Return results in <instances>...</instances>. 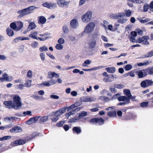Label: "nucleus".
Returning a JSON list of instances; mask_svg holds the SVG:
<instances>
[{"instance_id": "7c9ffc66", "label": "nucleus", "mask_w": 153, "mask_h": 153, "mask_svg": "<svg viewBox=\"0 0 153 153\" xmlns=\"http://www.w3.org/2000/svg\"><path fill=\"white\" fill-rule=\"evenodd\" d=\"M7 34L10 36H12L14 35L13 31L10 28H7L6 29Z\"/></svg>"}, {"instance_id": "0e129e2a", "label": "nucleus", "mask_w": 153, "mask_h": 153, "mask_svg": "<svg viewBox=\"0 0 153 153\" xmlns=\"http://www.w3.org/2000/svg\"><path fill=\"white\" fill-rule=\"evenodd\" d=\"M31 97L36 100H39L41 99H40L41 97L39 96H37V95H32L31 96Z\"/></svg>"}, {"instance_id": "4468645a", "label": "nucleus", "mask_w": 153, "mask_h": 153, "mask_svg": "<svg viewBox=\"0 0 153 153\" xmlns=\"http://www.w3.org/2000/svg\"><path fill=\"white\" fill-rule=\"evenodd\" d=\"M70 25L71 27L76 29L78 28L79 26V24L78 20L76 19H72L70 22Z\"/></svg>"}, {"instance_id": "9d476101", "label": "nucleus", "mask_w": 153, "mask_h": 153, "mask_svg": "<svg viewBox=\"0 0 153 153\" xmlns=\"http://www.w3.org/2000/svg\"><path fill=\"white\" fill-rule=\"evenodd\" d=\"M136 74L139 78L144 77L147 75L145 69L137 71Z\"/></svg>"}, {"instance_id": "f3484780", "label": "nucleus", "mask_w": 153, "mask_h": 153, "mask_svg": "<svg viewBox=\"0 0 153 153\" xmlns=\"http://www.w3.org/2000/svg\"><path fill=\"white\" fill-rule=\"evenodd\" d=\"M118 100L119 101H122L125 102L130 103V99L125 96H120L118 97Z\"/></svg>"}, {"instance_id": "5fc2aeb1", "label": "nucleus", "mask_w": 153, "mask_h": 153, "mask_svg": "<svg viewBox=\"0 0 153 153\" xmlns=\"http://www.w3.org/2000/svg\"><path fill=\"white\" fill-rule=\"evenodd\" d=\"M149 102H142L140 104V106L142 108H144L145 107H146L147 106Z\"/></svg>"}, {"instance_id": "2f4dec72", "label": "nucleus", "mask_w": 153, "mask_h": 153, "mask_svg": "<svg viewBox=\"0 0 153 153\" xmlns=\"http://www.w3.org/2000/svg\"><path fill=\"white\" fill-rule=\"evenodd\" d=\"M10 27L16 31H18L17 25L16 22H13L10 24Z\"/></svg>"}, {"instance_id": "49530a36", "label": "nucleus", "mask_w": 153, "mask_h": 153, "mask_svg": "<svg viewBox=\"0 0 153 153\" xmlns=\"http://www.w3.org/2000/svg\"><path fill=\"white\" fill-rule=\"evenodd\" d=\"M48 116H44L40 118V120L42 122H45L47 121L48 120Z\"/></svg>"}, {"instance_id": "a19ab883", "label": "nucleus", "mask_w": 153, "mask_h": 153, "mask_svg": "<svg viewBox=\"0 0 153 153\" xmlns=\"http://www.w3.org/2000/svg\"><path fill=\"white\" fill-rule=\"evenodd\" d=\"M87 113L86 112L83 111H82L81 113L79 114L78 117L79 118V119L82 117H85L87 116Z\"/></svg>"}, {"instance_id": "aec40b11", "label": "nucleus", "mask_w": 153, "mask_h": 153, "mask_svg": "<svg viewBox=\"0 0 153 153\" xmlns=\"http://www.w3.org/2000/svg\"><path fill=\"white\" fill-rule=\"evenodd\" d=\"M57 3L60 7H63L67 4L66 0H57Z\"/></svg>"}, {"instance_id": "bf43d9fd", "label": "nucleus", "mask_w": 153, "mask_h": 153, "mask_svg": "<svg viewBox=\"0 0 153 153\" xmlns=\"http://www.w3.org/2000/svg\"><path fill=\"white\" fill-rule=\"evenodd\" d=\"M110 17L114 19H117L118 18L117 13L111 14L110 15Z\"/></svg>"}, {"instance_id": "6ab92c4d", "label": "nucleus", "mask_w": 153, "mask_h": 153, "mask_svg": "<svg viewBox=\"0 0 153 153\" xmlns=\"http://www.w3.org/2000/svg\"><path fill=\"white\" fill-rule=\"evenodd\" d=\"M54 77L58 78L59 77V75L55 72H49L48 73L47 78L48 79H52Z\"/></svg>"}, {"instance_id": "ea45409f", "label": "nucleus", "mask_w": 153, "mask_h": 153, "mask_svg": "<svg viewBox=\"0 0 153 153\" xmlns=\"http://www.w3.org/2000/svg\"><path fill=\"white\" fill-rule=\"evenodd\" d=\"M127 20H128L126 19L120 18L118 20L117 22L119 23L123 24L126 23Z\"/></svg>"}, {"instance_id": "f257e3e1", "label": "nucleus", "mask_w": 153, "mask_h": 153, "mask_svg": "<svg viewBox=\"0 0 153 153\" xmlns=\"http://www.w3.org/2000/svg\"><path fill=\"white\" fill-rule=\"evenodd\" d=\"M95 26V25L94 22H90L85 26L84 31L81 33V35H82L85 33H91L94 30Z\"/></svg>"}, {"instance_id": "6e6552de", "label": "nucleus", "mask_w": 153, "mask_h": 153, "mask_svg": "<svg viewBox=\"0 0 153 153\" xmlns=\"http://www.w3.org/2000/svg\"><path fill=\"white\" fill-rule=\"evenodd\" d=\"M57 81L53 79H51L50 80L43 82L41 84L46 87H49L56 83Z\"/></svg>"}, {"instance_id": "dca6fc26", "label": "nucleus", "mask_w": 153, "mask_h": 153, "mask_svg": "<svg viewBox=\"0 0 153 153\" xmlns=\"http://www.w3.org/2000/svg\"><path fill=\"white\" fill-rule=\"evenodd\" d=\"M40 117V116H38L31 118L26 122V123L29 125H30L34 123Z\"/></svg>"}, {"instance_id": "72a5a7b5", "label": "nucleus", "mask_w": 153, "mask_h": 153, "mask_svg": "<svg viewBox=\"0 0 153 153\" xmlns=\"http://www.w3.org/2000/svg\"><path fill=\"white\" fill-rule=\"evenodd\" d=\"M132 11L130 10H126L125 11V14L127 17H129L131 15Z\"/></svg>"}, {"instance_id": "58836bf2", "label": "nucleus", "mask_w": 153, "mask_h": 153, "mask_svg": "<svg viewBox=\"0 0 153 153\" xmlns=\"http://www.w3.org/2000/svg\"><path fill=\"white\" fill-rule=\"evenodd\" d=\"M2 77L3 78V81L4 80L6 81H8L11 80V78L10 79L9 77L8 76L7 74H3Z\"/></svg>"}, {"instance_id": "69168bd1", "label": "nucleus", "mask_w": 153, "mask_h": 153, "mask_svg": "<svg viewBox=\"0 0 153 153\" xmlns=\"http://www.w3.org/2000/svg\"><path fill=\"white\" fill-rule=\"evenodd\" d=\"M117 13L118 18L123 17L125 16L124 13L123 12H119Z\"/></svg>"}, {"instance_id": "13d9d810", "label": "nucleus", "mask_w": 153, "mask_h": 153, "mask_svg": "<svg viewBox=\"0 0 153 153\" xmlns=\"http://www.w3.org/2000/svg\"><path fill=\"white\" fill-rule=\"evenodd\" d=\"M114 86L116 88L118 89H121L123 88L124 87V85L122 84H115L114 85Z\"/></svg>"}, {"instance_id": "a211bd4d", "label": "nucleus", "mask_w": 153, "mask_h": 153, "mask_svg": "<svg viewBox=\"0 0 153 153\" xmlns=\"http://www.w3.org/2000/svg\"><path fill=\"white\" fill-rule=\"evenodd\" d=\"M10 131L11 132L18 133L21 132L22 131V129L21 127L16 126L11 129Z\"/></svg>"}, {"instance_id": "5701e85b", "label": "nucleus", "mask_w": 153, "mask_h": 153, "mask_svg": "<svg viewBox=\"0 0 153 153\" xmlns=\"http://www.w3.org/2000/svg\"><path fill=\"white\" fill-rule=\"evenodd\" d=\"M96 41L95 39L91 40L89 44V48L90 49H92L96 46Z\"/></svg>"}, {"instance_id": "864d4df0", "label": "nucleus", "mask_w": 153, "mask_h": 153, "mask_svg": "<svg viewBox=\"0 0 153 153\" xmlns=\"http://www.w3.org/2000/svg\"><path fill=\"white\" fill-rule=\"evenodd\" d=\"M132 65L130 64H127L125 66L124 68L126 71H129L132 68Z\"/></svg>"}, {"instance_id": "b1692460", "label": "nucleus", "mask_w": 153, "mask_h": 153, "mask_svg": "<svg viewBox=\"0 0 153 153\" xmlns=\"http://www.w3.org/2000/svg\"><path fill=\"white\" fill-rule=\"evenodd\" d=\"M17 31L20 30L23 26V23L21 21H18L16 22Z\"/></svg>"}, {"instance_id": "052dcab7", "label": "nucleus", "mask_w": 153, "mask_h": 153, "mask_svg": "<svg viewBox=\"0 0 153 153\" xmlns=\"http://www.w3.org/2000/svg\"><path fill=\"white\" fill-rule=\"evenodd\" d=\"M100 99L105 101L108 102L109 101L110 99L108 97L105 96H102L100 97Z\"/></svg>"}, {"instance_id": "603ef678", "label": "nucleus", "mask_w": 153, "mask_h": 153, "mask_svg": "<svg viewBox=\"0 0 153 153\" xmlns=\"http://www.w3.org/2000/svg\"><path fill=\"white\" fill-rule=\"evenodd\" d=\"M149 64V62L148 61H147L146 62H144L143 63H138L137 64V65L138 66L140 67L143 66H144L146 65H148Z\"/></svg>"}, {"instance_id": "4be33fe9", "label": "nucleus", "mask_w": 153, "mask_h": 153, "mask_svg": "<svg viewBox=\"0 0 153 153\" xmlns=\"http://www.w3.org/2000/svg\"><path fill=\"white\" fill-rule=\"evenodd\" d=\"M4 104L7 108H11L12 107L13 108V103L12 101H5L4 102Z\"/></svg>"}, {"instance_id": "f8f14e48", "label": "nucleus", "mask_w": 153, "mask_h": 153, "mask_svg": "<svg viewBox=\"0 0 153 153\" xmlns=\"http://www.w3.org/2000/svg\"><path fill=\"white\" fill-rule=\"evenodd\" d=\"M25 143L26 141L25 140L23 139H19L11 143L10 145L13 146H14L18 145H23Z\"/></svg>"}, {"instance_id": "c9c22d12", "label": "nucleus", "mask_w": 153, "mask_h": 153, "mask_svg": "<svg viewBox=\"0 0 153 153\" xmlns=\"http://www.w3.org/2000/svg\"><path fill=\"white\" fill-rule=\"evenodd\" d=\"M124 94L126 95L127 98H129L131 96V94L130 93V92L129 90L128 89L125 90L124 91Z\"/></svg>"}, {"instance_id": "6e6d98bb", "label": "nucleus", "mask_w": 153, "mask_h": 153, "mask_svg": "<svg viewBox=\"0 0 153 153\" xmlns=\"http://www.w3.org/2000/svg\"><path fill=\"white\" fill-rule=\"evenodd\" d=\"M149 7V6L147 4H145L143 6V10L144 12L148 11Z\"/></svg>"}, {"instance_id": "f03ea898", "label": "nucleus", "mask_w": 153, "mask_h": 153, "mask_svg": "<svg viewBox=\"0 0 153 153\" xmlns=\"http://www.w3.org/2000/svg\"><path fill=\"white\" fill-rule=\"evenodd\" d=\"M13 96V108L15 109H19L22 106L20 98L19 96L16 95H14Z\"/></svg>"}, {"instance_id": "39448f33", "label": "nucleus", "mask_w": 153, "mask_h": 153, "mask_svg": "<svg viewBox=\"0 0 153 153\" xmlns=\"http://www.w3.org/2000/svg\"><path fill=\"white\" fill-rule=\"evenodd\" d=\"M37 33H38L36 31L32 32L29 35V36L30 38H33V39H35L37 40L39 39L40 41H45L48 38V36L44 37H38V38H37L36 37Z\"/></svg>"}, {"instance_id": "393cba45", "label": "nucleus", "mask_w": 153, "mask_h": 153, "mask_svg": "<svg viewBox=\"0 0 153 153\" xmlns=\"http://www.w3.org/2000/svg\"><path fill=\"white\" fill-rule=\"evenodd\" d=\"M18 118L14 117H6L4 119L5 121L7 122L8 121H13V120H16Z\"/></svg>"}, {"instance_id": "8fccbe9b", "label": "nucleus", "mask_w": 153, "mask_h": 153, "mask_svg": "<svg viewBox=\"0 0 153 153\" xmlns=\"http://www.w3.org/2000/svg\"><path fill=\"white\" fill-rule=\"evenodd\" d=\"M66 122V120H64L62 121H61L57 123H56V126L59 127H60L62 126Z\"/></svg>"}, {"instance_id": "f704fd0d", "label": "nucleus", "mask_w": 153, "mask_h": 153, "mask_svg": "<svg viewBox=\"0 0 153 153\" xmlns=\"http://www.w3.org/2000/svg\"><path fill=\"white\" fill-rule=\"evenodd\" d=\"M107 115L110 117H115L116 116V111H110L108 112Z\"/></svg>"}, {"instance_id": "20e7f679", "label": "nucleus", "mask_w": 153, "mask_h": 153, "mask_svg": "<svg viewBox=\"0 0 153 153\" xmlns=\"http://www.w3.org/2000/svg\"><path fill=\"white\" fill-rule=\"evenodd\" d=\"M149 39L148 36H143L142 37H139L137 39V43H142L144 45H147L149 44L148 41Z\"/></svg>"}, {"instance_id": "412c9836", "label": "nucleus", "mask_w": 153, "mask_h": 153, "mask_svg": "<svg viewBox=\"0 0 153 153\" xmlns=\"http://www.w3.org/2000/svg\"><path fill=\"white\" fill-rule=\"evenodd\" d=\"M82 108V107H77L74 110H72L71 111H70L68 112V115L69 116L68 117V119L69 116H71V115L74 114L75 112L79 111Z\"/></svg>"}, {"instance_id": "a18cd8bd", "label": "nucleus", "mask_w": 153, "mask_h": 153, "mask_svg": "<svg viewBox=\"0 0 153 153\" xmlns=\"http://www.w3.org/2000/svg\"><path fill=\"white\" fill-rule=\"evenodd\" d=\"M150 20V19L148 18H146L144 20H143L140 19H138V20L139 21L142 23H146L147 22L149 21Z\"/></svg>"}, {"instance_id": "4c0bfd02", "label": "nucleus", "mask_w": 153, "mask_h": 153, "mask_svg": "<svg viewBox=\"0 0 153 153\" xmlns=\"http://www.w3.org/2000/svg\"><path fill=\"white\" fill-rule=\"evenodd\" d=\"M73 130L76 133H77V134H80L81 132V130L80 129V127H74L73 128Z\"/></svg>"}, {"instance_id": "1a4fd4ad", "label": "nucleus", "mask_w": 153, "mask_h": 153, "mask_svg": "<svg viewBox=\"0 0 153 153\" xmlns=\"http://www.w3.org/2000/svg\"><path fill=\"white\" fill-rule=\"evenodd\" d=\"M66 108H63L59 109L55 112H53L52 114V115L58 117L60 116L62 114L65 113L66 111Z\"/></svg>"}, {"instance_id": "4d7b16f0", "label": "nucleus", "mask_w": 153, "mask_h": 153, "mask_svg": "<svg viewBox=\"0 0 153 153\" xmlns=\"http://www.w3.org/2000/svg\"><path fill=\"white\" fill-rule=\"evenodd\" d=\"M55 48L57 50H62L63 48V46L61 44H57L55 46Z\"/></svg>"}, {"instance_id": "e433bc0d", "label": "nucleus", "mask_w": 153, "mask_h": 153, "mask_svg": "<svg viewBox=\"0 0 153 153\" xmlns=\"http://www.w3.org/2000/svg\"><path fill=\"white\" fill-rule=\"evenodd\" d=\"M91 62V61L88 59L85 61L82 64V66L84 67H87Z\"/></svg>"}, {"instance_id": "c85d7f7f", "label": "nucleus", "mask_w": 153, "mask_h": 153, "mask_svg": "<svg viewBox=\"0 0 153 153\" xmlns=\"http://www.w3.org/2000/svg\"><path fill=\"white\" fill-rule=\"evenodd\" d=\"M38 18L39 19V22L41 24H44L46 22V19L44 16H41L39 17Z\"/></svg>"}, {"instance_id": "37998d69", "label": "nucleus", "mask_w": 153, "mask_h": 153, "mask_svg": "<svg viewBox=\"0 0 153 153\" xmlns=\"http://www.w3.org/2000/svg\"><path fill=\"white\" fill-rule=\"evenodd\" d=\"M32 71L31 70H29L27 73L26 76L28 78H31L32 76Z\"/></svg>"}, {"instance_id": "de8ad7c7", "label": "nucleus", "mask_w": 153, "mask_h": 153, "mask_svg": "<svg viewBox=\"0 0 153 153\" xmlns=\"http://www.w3.org/2000/svg\"><path fill=\"white\" fill-rule=\"evenodd\" d=\"M11 138V136H5L2 137H0V140L2 141L9 139Z\"/></svg>"}, {"instance_id": "2eb2a0df", "label": "nucleus", "mask_w": 153, "mask_h": 153, "mask_svg": "<svg viewBox=\"0 0 153 153\" xmlns=\"http://www.w3.org/2000/svg\"><path fill=\"white\" fill-rule=\"evenodd\" d=\"M140 85L143 88H145L150 86V79H146L140 83Z\"/></svg>"}, {"instance_id": "7ed1b4c3", "label": "nucleus", "mask_w": 153, "mask_h": 153, "mask_svg": "<svg viewBox=\"0 0 153 153\" xmlns=\"http://www.w3.org/2000/svg\"><path fill=\"white\" fill-rule=\"evenodd\" d=\"M92 12L91 11H88L86 13L83 15L81 17L82 20L83 22L87 23L90 21L92 18Z\"/></svg>"}, {"instance_id": "c03bdc74", "label": "nucleus", "mask_w": 153, "mask_h": 153, "mask_svg": "<svg viewBox=\"0 0 153 153\" xmlns=\"http://www.w3.org/2000/svg\"><path fill=\"white\" fill-rule=\"evenodd\" d=\"M38 45L39 44L38 42L36 41L32 42L31 44L32 47L33 48H37L38 46Z\"/></svg>"}, {"instance_id": "cd10ccee", "label": "nucleus", "mask_w": 153, "mask_h": 153, "mask_svg": "<svg viewBox=\"0 0 153 153\" xmlns=\"http://www.w3.org/2000/svg\"><path fill=\"white\" fill-rule=\"evenodd\" d=\"M36 27V25L33 22L30 23L27 27L28 30H31Z\"/></svg>"}, {"instance_id": "3c124183", "label": "nucleus", "mask_w": 153, "mask_h": 153, "mask_svg": "<svg viewBox=\"0 0 153 153\" xmlns=\"http://www.w3.org/2000/svg\"><path fill=\"white\" fill-rule=\"evenodd\" d=\"M48 50V48L45 45L42 47H41L39 48V50L40 52L47 51Z\"/></svg>"}, {"instance_id": "423d86ee", "label": "nucleus", "mask_w": 153, "mask_h": 153, "mask_svg": "<svg viewBox=\"0 0 153 153\" xmlns=\"http://www.w3.org/2000/svg\"><path fill=\"white\" fill-rule=\"evenodd\" d=\"M96 99V98L94 97H91L89 96H84L80 99V100L82 102H87L94 101Z\"/></svg>"}, {"instance_id": "79ce46f5", "label": "nucleus", "mask_w": 153, "mask_h": 153, "mask_svg": "<svg viewBox=\"0 0 153 153\" xmlns=\"http://www.w3.org/2000/svg\"><path fill=\"white\" fill-rule=\"evenodd\" d=\"M153 56V50L146 54L144 57H151Z\"/></svg>"}, {"instance_id": "9b49d317", "label": "nucleus", "mask_w": 153, "mask_h": 153, "mask_svg": "<svg viewBox=\"0 0 153 153\" xmlns=\"http://www.w3.org/2000/svg\"><path fill=\"white\" fill-rule=\"evenodd\" d=\"M17 13L19 14L18 16L19 18L22 17L30 13V12L27 11V8L24 9L22 10H19L17 12Z\"/></svg>"}, {"instance_id": "ddd939ff", "label": "nucleus", "mask_w": 153, "mask_h": 153, "mask_svg": "<svg viewBox=\"0 0 153 153\" xmlns=\"http://www.w3.org/2000/svg\"><path fill=\"white\" fill-rule=\"evenodd\" d=\"M42 5L45 7L50 9H53L57 7V5L56 3H48L46 2L42 4Z\"/></svg>"}, {"instance_id": "e2e57ef3", "label": "nucleus", "mask_w": 153, "mask_h": 153, "mask_svg": "<svg viewBox=\"0 0 153 153\" xmlns=\"http://www.w3.org/2000/svg\"><path fill=\"white\" fill-rule=\"evenodd\" d=\"M40 56L42 61H44L45 59V55L44 53H42L40 54Z\"/></svg>"}, {"instance_id": "338daca9", "label": "nucleus", "mask_w": 153, "mask_h": 153, "mask_svg": "<svg viewBox=\"0 0 153 153\" xmlns=\"http://www.w3.org/2000/svg\"><path fill=\"white\" fill-rule=\"evenodd\" d=\"M130 40L131 42H136L137 43V40L135 39V37H134V36H131L130 38Z\"/></svg>"}, {"instance_id": "774afa93", "label": "nucleus", "mask_w": 153, "mask_h": 153, "mask_svg": "<svg viewBox=\"0 0 153 153\" xmlns=\"http://www.w3.org/2000/svg\"><path fill=\"white\" fill-rule=\"evenodd\" d=\"M23 114L24 116H25L26 115H28L29 116H31L32 115L31 112L30 111H24L23 112Z\"/></svg>"}, {"instance_id": "680f3d73", "label": "nucleus", "mask_w": 153, "mask_h": 153, "mask_svg": "<svg viewBox=\"0 0 153 153\" xmlns=\"http://www.w3.org/2000/svg\"><path fill=\"white\" fill-rule=\"evenodd\" d=\"M36 7L34 6H30L28 8H26L27 9V11H28V12H30V10H33L34 9H35L36 8Z\"/></svg>"}, {"instance_id": "473e14b6", "label": "nucleus", "mask_w": 153, "mask_h": 153, "mask_svg": "<svg viewBox=\"0 0 153 153\" xmlns=\"http://www.w3.org/2000/svg\"><path fill=\"white\" fill-rule=\"evenodd\" d=\"M79 120L78 117H76L74 118H72L69 119L68 122L69 123H73L77 122Z\"/></svg>"}, {"instance_id": "bb28decb", "label": "nucleus", "mask_w": 153, "mask_h": 153, "mask_svg": "<svg viewBox=\"0 0 153 153\" xmlns=\"http://www.w3.org/2000/svg\"><path fill=\"white\" fill-rule=\"evenodd\" d=\"M105 70L108 73H113L115 72L116 69L114 67H110L105 68Z\"/></svg>"}, {"instance_id": "a878e982", "label": "nucleus", "mask_w": 153, "mask_h": 153, "mask_svg": "<svg viewBox=\"0 0 153 153\" xmlns=\"http://www.w3.org/2000/svg\"><path fill=\"white\" fill-rule=\"evenodd\" d=\"M103 67V66H99L98 67H95V68H90V69H83L82 70L83 71H94V70H99V69H100L101 68H102Z\"/></svg>"}, {"instance_id": "0eeeda50", "label": "nucleus", "mask_w": 153, "mask_h": 153, "mask_svg": "<svg viewBox=\"0 0 153 153\" xmlns=\"http://www.w3.org/2000/svg\"><path fill=\"white\" fill-rule=\"evenodd\" d=\"M104 120L101 118H95L90 120V122L93 123H97L99 125H101L104 123Z\"/></svg>"}, {"instance_id": "c756f323", "label": "nucleus", "mask_w": 153, "mask_h": 153, "mask_svg": "<svg viewBox=\"0 0 153 153\" xmlns=\"http://www.w3.org/2000/svg\"><path fill=\"white\" fill-rule=\"evenodd\" d=\"M147 75L148 74L152 75L153 74V67L152 68H148L145 69Z\"/></svg>"}, {"instance_id": "09e8293b", "label": "nucleus", "mask_w": 153, "mask_h": 153, "mask_svg": "<svg viewBox=\"0 0 153 153\" xmlns=\"http://www.w3.org/2000/svg\"><path fill=\"white\" fill-rule=\"evenodd\" d=\"M31 80H28V81H27L25 84V86L27 87H30L31 86Z\"/></svg>"}]
</instances>
